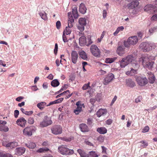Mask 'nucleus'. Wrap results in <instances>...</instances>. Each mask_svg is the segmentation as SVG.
Instances as JSON below:
<instances>
[{
  "instance_id": "obj_5",
  "label": "nucleus",
  "mask_w": 157,
  "mask_h": 157,
  "mask_svg": "<svg viewBox=\"0 0 157 157\" xmlns=\"http://www.w3.org/2000/svg\"><path fill=\"white\" fill-rule=\"evenodd\" d=\"M52 121L50 118L47 116H45L43 121L40 123V126L44 127L48 126L52 123Z\"/></svg>"
},
{
  "instance_id": "obj_57",
  "label": "nucleus",
  "mask_w": 157,
  "mask_h": 157,
  "mask_svg": "<svg viewBox=\"0 0 157 157\" xmlns=\"http://www.w3.org/2000/svg\"><path fill=\"white\" fill-rule=\"evenodd\" d=\"M141 99V97L140 96H138L136 99L135 102L136 103H138L140 102Z\"/></svg>"
},
{
  "instance_id": "obj_42",
  "label": "nucleus",
  "mask_w": 157,
  "mask_h": 157,
  "mask_svg": "<svg viewBox=\"0 0 157 157\" xmlns=\"http://www.w3.org/2000/svg\"><path fill=\"white\" fill-rule=\"evenodd\" d=\"M116 59L117 57H116L111 58H107L105 59V62L107 63H111L114 62Z\"/></svg>"
},
{
  "instance_id": "obj_29",
  "label": "nucleus",
  "mask_w": 157,
  "mask_h": 157,
  "mask_svg": "<svg viewBox=\"0 0 157 157\" xmlns=\"http://www.w3.org/2000/svg\"><path fill=\"white\" fill-rule=\"evenodd\" d=\"M125 58L126 59V60L128 64L131 62L132 63L134 62V61H136L134 60V57L131 55H128Z\"/></svg>"
},
{
  "instance_id": "obj_23",
  "label": "nucleus",
  "mask_w": 157,
  "mask_h": 157,
  "mask_svg": "<svg viewBox=\"0 0 157 157\" xmlns=\"http://www.w3.org/2000/svg\"><path fill=\"white\" fill-rule=\"evenodd\" d=\"M149 82L151 83H154L155 80V77L154 75L151 72L147 73Z\"/></svg>"
},
{
  "instance_id": "obj_48",
  "label": "nucleus",
  "mask_w": 157,
  "mask_h": 157,
  "mask_svg": "<svg viewBox=\"0 0 157 157\" xmlns=\"http://www.w3.org/2000/svg\"><path fill=\"white\" fill-rule=\"evenodd\" d=\"M68 86L67 84L64 85L62 87L61 89L57 92L58 93H59L61 92L62 91L66 90L67 87Z\"/></svg>"
},
{
  "instance_id": "obj_36",
  "label": "nucleus",
  "mask_w": 157,
  "mask_h": 157,
  "mask_svg": "<svg viewBox=\"0 0 157 157\" xmlns=\"http://www.w3.org/2000/svg\"><path fill=\"white\" fill-rule=\"evenodd\" d=\"M79 24L85 26L86 24V19L85 18H80L78 21Z\"/></svg>"
},
{
  "instance_id": "obj_20",
  "label": "nucleus",
  "mask_w": 157,
  "mask_h": 157,
  "mask_svg": "<svg viewBox=\"0 0 157 157\" xmlns=\"http://www.w3.org/2000/svg\"><path fill=\"white\" fill-rule=\"evenodd\" d=\"M79 44L81 46H83L86 44V40L85 36H82L79 39Z\"/></svg>"
},
{
  "instance_id": "obj_52",
  "label": "nucleus",
  "mask_w": 157,
  "mask_h": 157,
  "mask_svg": "<svg viewBox=\"0 0 157 157\" xmlns=\"http://www.w3.org/2000/svg\"><path fill=\"white\" fill-rule=\"evenodd\" d=\"M19 111L17 110H16L14 111V117L16 118H17L18 117V115H19Z\"/></svg>"
},
{
  "instance_id": "obj_50",
  "label": "nucleus",
  "mask_w": 157,
  "mask_h": 157,
  "mask_svg": "<svg viewBox=\"0 0 157 157\" xmlns=\"http://www.w3.org/2000/svg\"><path fill=\"white\" fill-rule=\"evenodd\" d=\"M28 122L30 124H33L34 123V119L32 117L29 118L28 120Z\"/></svg>"
},
{
  "instance_id": "obj_40",
  "label": "nucleus",
  "mask_w": 157,
  "mask_h": 157,
  "mask_svg": "<svg viewBox=\"0 0 157 157\" xmlns=\"http://www.w3.org/2000/svg\"><path fill=\"white\" fill-rule=\"evenodd\" d=\"M46 102H42L37 104V106L40 109L42 110L44 108V106L46 105Z\"/></svg>"
},
{
  "instance_id": "obj_11",
  "label": "nucleus",
  "mask_w": 157,
  "mask_h": 157,
  "mask_svg": "<svg viewBox=\"0 0 157 157\" xmlns=\"http://www.w3.org/2000/svg\"><path fill=\"white\" fill-rule=\"evenodd\" d=\"M114 78V75L112 73L108 74L104 80L103 83L105 85H108Z\"/></svg>"
},
{
  "instance_id": "obj_3",
  "label": "nucleus",
  "mask_w": 157,
  "mask_h": 157,
  "mask_svg": "<svg viewBox=\"0 0 157 157\" xmlns=\"http://www.w3.org/2000/svg\"><path fill=\"white\" fill-rule=\"evenodd\" d=\"M59 152L61 154L66 155L72 154L74 153L73 150L68 148L66 145H62L58 147Z\"/></svg>"
},
{
  "instance_id": "obj_1",
  "label": "nucleus",
  "mask_w": 157,
  "mask_h": 157,
  "mask_svg": "<svg viewBox=\"0 0 157 157\" xmlns=\"http://www.w3.org/2000/svg\"><path fill=\"white\" fill-rule=\"evenodd\" d=\"M138 62L139 64L142 63L144 67L149 69H151L154 64V62L150 61L147 56H142L139 59Z\"/></svg>"
},
{
  "instance_id": "obj_26",
  "label": "nucleus",
  "mask_w": 157,
  "mask_h": 157,
  "mask_svg": "<svg viewBox=\"0 0 157 157\" xmlns=\"http://www.w3.org/2000/svg\"><path fill=\"white\" fill-rule=\"evenodd\" d=\"M39 14L42 19L45 21L47 20L48 18L47 16V14L44 11H39Z\"/></svg>"
},
{
  "instance_id": "obj_34",
  "label": "nucleus",
  "mask_w": 157,
  "mask_h": 157,
  "mask_svg": "<svg viewBox=\"0 0 157 157\" xmlns=\"http://www.w3.org/2000/svg\"><path fill=\"white\" fill-rule=\"evenodd\" d=\"M0 157H13L10 153L0 151Z\"/></svg>"
},
{
  "instance_id": "obj_24",
  "label": "nucleus",
  "mask_w": 157,
  "mask_h": 157,
  "mask_svg": "<svg viewBox=\"0 0 157 157\" xmlns=\"http://www.w3.org/2000/svg\"><path fill=\"white\" fill-rule=\"evenodd\" d=\"M117 52L119 56H122L124 53V49L123 47L120 46L117 48Z\"/></svg>"
},
{
  "instance_id": "obj_21",
  "label": "nucleus",
  "mask_w": 157,
  "mask_h": 157,
  "mask_svg": "<svg viewBox=\"0 0 157 157\" xmlns=\"http://www.w3.org/2000/svg\"><path fill=\"white\" fill-rule=\"evenodd\" d=\"M139 2L136 0L135 1L132 2L128 5V7L130 9H133L137 7L139 4Z\"/></svg>"
},
{
  "instance_id": "obj_9",
  "label": "nucleus",
  "mask_w": 157,
  "mask_h": 157,
  "mask_svg": "<svg viewBox=\"0 0 157 157\" xmlns=\"http://www.w3.org/2000/svg\"><path fill=\"white\" fill-rule=\"evenodd\" d=\"M35 128L33 126L26 127L23 130L24 135L28 136H31L33 132L35 131Z\"/></svg>"
},
{
  "instance_id": "obj_63",
  "label": "nucleus",
  "mask_w": 157,
  "mask_h": 157,
  "mask_svg": "<svg viewBox=\"0 0 157 157\" xmlns=\"http://www.w3.org/2000/svg\"><path fill=\"white\" fill-rule=\"evenodd\" d=\"M63 42L64 43L67 42V40L66 37V36L65 34L63 33Z\"/></svg>"
},
{
  "instance_id": "obj_19",
  "label": "nucleus",
  "mask_w": 157,
  "mask_h": 157,
  "mask_svg": "<svg viewBox=\"0 0 157 157\" xmlns=\"http://www.w3.org/2000/svg\"><path fill=\"white\" fill-rule=\"evenodd\" d=\"M73 27L72 23H68V27H66V29L64 30L63 33H65L67 35L70 34L71 32V29Z\"/></svg>"
},
{
  "instance_id": "obj_45",
  "label": "nucleus",
  "mask_w": 157,
  "mask_h": 157,
  "mask_svg": "<svg viewBox=\"0 0 157 157\" xmlns=\"http://www.w3.org/2000/svg\"><path fill=\"white\" fill-rule=\"evenodd\" d=\"M89 155L90 157H97L98 156L96 153L93 151H91L89 152Z\"/></svg>"
},
{
  "instance_id": "obj_49",
  "label": "nucleus",
  "mask_w": 157,
  "mask_h": 157,
  "mask_svg": "<svg viewBox=\"0 0 157 157\" xmlns=\"http://www.w3.org/2000/svg\"><path fill=\"white\" fill-rule=\"evenodd\" d=\"M156 31H157V26L151 28L149 29V32L150 33H153Z\"/></svg>"
},
{
  "instance_id": "obj_38",
  "label": "nucleus",
  "mask_w": 157,
  "mask_h": 157,
  "mask_svg": "<svg viewBox=\"0 0 157 157\" xmlns=\"http://www.w3.org/2000/svg\"><path fill=\"white\" fill-rule=\"evenodd\" d=\"M72 13L75 19H76L78 17V13L77 9L75 7L72 9Z\"/></svg>"
},
{
  "instance_id": "obj_22",
  "label": "nucleus",
  "mask_w": 157,
  "mask_h": 157,
  "mask_svg": "<svg viewBox=\"0 0 157 157\" xmlns=\"http://www.w3.org/2000/svg\"><path fill=\"white\" fill-rule=\"evenodd\" d=\"M86 8L83 3H81L79 6V11L82 14L85 13L86 12Z\"/></svg>"
},
{
  "instance_id": "obj_27",
  "label": "nucleus",
  "mask_w": 157,
  "mask_h": 157,
  "mask_svg": "<svg viewBox=\"0 0 157 157\" xmlns=\"http://www.w3.org/2000/svg\"><path fill=\"white\" fill-rule=\"evenodd\" d=\"M78 54L80 57L84 60H86L87 59V55L86 53L83 51H79Z\"/></svg>"
},
{
  "instance_id": "obj_46",
  "label": "nucleus",
  "mask_w": 157,
  "mask_h": 157,
  "mask_svg": "<svg viewBox=\"0 0 157 157\" xmlns=\"http://www.w3.org/2000/svg\"><path fill=\"white\" fill-rule=\"evenodd\" d=\"M84 25L79 24L77 25V28L80 31H83L84 30Z\"/></svg>"
},
{
  "instance_id": "obj_55",
  "label": "nucleus",
  "mask_w": 157,
  "mask_h": 157,
  "mask_svg": "<svg viewBox=\"0 0 157 157\" xmlns=\"http://www.w3.org/2000/svg\"><path fill=\"white\" fill-rule=\"evenodd\" d=\"M56 25L57 28L59 29L60 28L61 26L60 22L59 21H57L56 23Z\"/></svg>"
},
{
  "instance_id": "obj_35",
  "label": "nucleus",
  "mask_w": 157,
  "mask_h": 157,
  "mask_svg": "<svg viewBox=\"0 0 157 157\" xmlns=\"http://www.w3.org/2000/svg\"><path fill=\"white\" fill-rule=\"evenodd\" d=\"M50 151L49 148L47 147L40 148L37 150L36 152L38 153H44Z\"/></svg>"
},
{
  "instance_id": "obj_10",
  "label": "nucleus",
  "mask_w": 157,
  "mask_h": 157,
  "mask_svg": "<svg viewBox=\"0 0 157 157\" xmlns=\"http://www.w3.org/2000/svg\"><path fill=\"white\" fill-rule=\"evenodd\" d=\"M52 132L55 135L61 134L62 132V128L60 126L57 125L54 126L52 128Z\"/></svg>"
},
{
  "instance_id": "obj_51",
  "label": "nucleus",
  "mask_w": 157,
  "mask_h": 157,
  "mask_svg": "<svg viewBox=\"0 0 157 157\" xmlns=\"http://www.w3.org/2000/svg\"><path fill=\"white\" fill-rule=\"evenodd\" d=\"M149 129V128L148 126H146L143 129L142 132L144 133L147 132Z\"/></svg>"
},
{
  "instance_id": "obj_32",
  "label": "nucleus",
  "mask_w": 157,
  "mask_h": 157,
  "mask_svg": "<svg viewBox=\"0 0 157 157\" xmlns=\"http://www.w3.org/2000/svg\"><path fill=\"white\" fill-rule=\"evenodd\" d=\"M126 85L130 87H133L134 86L135 83L131 79H128L126 81Z\"/></svg>"
},
{
  "instance_id": "obj_56",
  "label": "nucleus",
  "mask_w": 157,
  "mask_h": 157,
  "mask_svg": "<svg viewBox=\"0 0 157 157\" xmlns=\"http://www.w3.org/2000/svg\"><path fill=\"white\" fill-rule=\"evenodd\" d=\"M151 20L155 21H157V14L153 15L151 17Z\"/></svg>"
},
{
  "instance_id": "obj_53",
  "label": "nucleus",
  "mask_w": 157,
  "mask_h": 157,
  "mask_svg": "<svg viewBox=\"0 0 157 157\" xmlns=\"http://www.w3.org/2000/svg\"><path fill=\"white\" fill-rule=\"evenodd\" d=\"M124 45L125 47L128 48L131 45L128 41V39L127 41H124Z\"/></svg>"
},
{
  "instance_id": "obj_43",
  "label": "nucleus",
  "mask_w": 157,
  "mask_h": 157,
  "mask_svg": "<svg viewBox=\"0 0 157 157\" xmlns=\"http://www.w3.org/2000/svg\"><path fill=\"white\" fill-rule=\"evenodd\" d=\"M0 131L4 132H6L9 130V128L5 125H3L2 127V128H0Z\"/></svg>"
},
{
  "instance_id": "obj_41",
  "label": "nucleus",
  "mask_w": 157,
  "mask_h": 157,
  "mask_svg": "<svg viewBox=\"0 0 157 157\" xmlns=\"http://www.w3.org/2000/svg\"><path fill=\"white\" fill-rule=\"evenodd\" d=\"M124 29V27L123 26H121L117 28L116 31L113 33L114 36H116L120 31H122Z\"/></svg>"
},
{
  "instance_id": "obj_33",
  "label": "nucleus",
  "mask_w": 157,
  "mask_h": 157,
  "mask_svg": "<svg viewBox=\"0 0 157 157\" xmlns=\"http://www.w3.org/2000/svg\"><path fill=\"white\" fill-rule=\"evenodd\" d=\"M25 145L28 147L30 149H33L36 146L35 143L31 142H29L28 143L25 144Z\"/></svg>"
},
{
  "instance_id": "obj_62",
  "label": "nucleus",
  "mask_w": 157,
  "mask_h": 157,
  "mask_svg": "<svg viewBox=\"0 0 157 157\" xmlns=\"http://www.w3.org/2000/svg\"><path fill=\"white\" fill-rule=\"evenodd\" d=\"M101 66L102 67V68H109V67L108 65L104 64L101 63Z\"/></svg>"
},
{
  "instance_id": "obj_15",
  "label": "nucleus",
  "mask_w": 157,
  "mask_h": 157,
  "mask_svg": "<svg viewBox=\"0 0 157 157\" xmlns=\"http://www.w3.org/2000/svg\"><path fill=\"white\" fill-rule=\"evenodd\" d=\"M3 145L9 149H12L16 147L18 145V143L16 142H13L7 144H3Z\"/></svg>"
},
{
  "instance_id": "obj_6",
  "label": "nucleus",
  "mask_w": 157,
  "mask_h": 157,
  "mask_svg": "<svg viewBox=\"0 0 157 157\" xmlns=\"http://www.w3.org/2000/svg\"><path fill=\"white\" fill-rule=\"evenodd\" d=\"M136 79L138 84L140 86H144L148 83L147 80L144 76L137 77Z\"/></svg>"
},
{
  "instance_id": "obj_61",
  "label": "nucleus",
  "mask_w": 157,
  "mask_h": 157,
  "mask_svg": "<svg viewBox=\"0 0 157 157\" xmlns=\"http://www.w3.org/2000/svg\"><path fill=\"white\" fill-rule=\"evenodd\" d=\"M25 114L28 116H30L33 113V111H26L25 112Z\"/></svg>"
},
{
  "instance_id": "obj_39",
  "label": "nucleus",
  "mask_w": 157,
  "mask_h": 157,
  "mask_svg": "<svg viewBox=\"0 0 157 157\" xmlns=\"http://www.w3.org/2000/svg\"><path fill=\"white\" fill-rule=\"evenodd\" d=\"M68 23H73L74 21V19L72 16V14L71 12L68 13Z\"/></svg>"
},
{
  "instance_id": "obj_59",
  "label": "nucleus",
  "mask_w": 157,
  "mask_h": 157,
  "mask_svg": "<svg viewBox=\"0 0 157 157\" xmlns=\"http://www.w3.org/2000/svg\"><path fill=\"white\" fill-rule=\"evenodd\" d=\"M99 73L100 75H104L106 73V71H104L103 70H102V69H101L99 71Z\"/></svg>"
},
{
  "instance_id": "obj_47",
  "label": "nucleus",
  "mask_w": 157,
  "mask_h": 157,
  "mask_svg": "<svg viewBox=\"0 0 157 157\" xmlns=\"http://www.w3.org/2000/svg\"><path fill=\"white\" fill-rule=\"evenodd\" d=\"M90 82H89L87 84H84L82 87V89L83 90H86L88 88H90Z\"/></svg>"
},
{
  "instance_id": "obj_30",
  "label": "nucleus",
  "mask_w": 157,
  "mask_h": 157,
  "mask_svg": "<svg viewBox=\"0 0 157 157\" xmlns=\"http://www.w3.org/2000/svg\"><path fill=\"white\" fill-rule=\"evenodd\" d=\"M81 130L82 132H87L88 131L87 126L85 124H82L79 125Z\"/></svg>"
},
{
  "instance_id": "obj_18",
  "label": "nucleus",
  "mask_w": 157,
  "mask_h": 157,
  "mask_svg": "<svg viewBox=\"0 0 157 157\" xmlns=\"http://www.w3.org/2000/svg\"><path fill=\"white\" fill-rule=\"evenodd\" d=\"M25 151V148L22 147L17 148L15 150V154L18 155H22L24 153Z\"/></svg>"
},
{
  "instance_id": "obj_12",
  "label": "nucleus",
  "mask_w": 157,
  "mask_h": 157,
  "mask_svg": "<svg viewBox=\"0 0 157 157\" xmlns=\"http://www.w3.org/2000/svg\"><path fill=\"white\" fill-rule=\"evenodd\" d=\"M76 105L77 107L74 111V113L76 115H78L82 110V107L84 106L83 104L80 103V101H78L76 103Z\"/></svg>"
},
{
  "instance_id": "obj_4",
  "label": "nucleus",
  "mask_w": 157,
  "mask_h": 157,
  "mask_svg": "<svg viewBox=\"0 0 157 157\" xmlns=\"http://www.w3.org/2000/svg\"><path fill=\"white\" fill-rule=\"evenodd\" d=\"M131 65L135 69H134L132 68H130V70H128L126 72V74L127 75L132 76L137 73V70L139 67V63L136 61H134L131 63Z\"/></svg>"
},
{
  "instance_id": "obj_28",
  "label": "nucleus",
  "mask_w": 157,
  "mask_h": 157,
  "mask_svg": "<svg viewBox=\"0 0 157 157\" xmlns=\"http://www.w3.org/2000/svg\"><path fill=\"white\" fill-rule=\"evenodd\" d=\"M120 62V66L122 68L124 67L129 64L125 58H123Z\"/></svg>"
},
{
  "instance_id": "obj_8",
  "label": "nucleus",
  "mask_w": 157,
  "mask_h": 157,
  "mask_svg": "<svg viewBox=\"0 0 157 157\" xmlns=\"http://www.w3.org/2000/svg\"><path fill=\"white\" fill-rule=\"evenodd\" d=\"M144 10L148 13H153L157 12V8L152 5H147L144 7Z\"/></svg>"
},
{
  "instance_id": "obj_44",
  "label": "nucleus",
  "mask_w": 157,
  "mask_h": 157,
  "mask_svg": "<svg viewBox=\"0 0 157 157\" xmlns=\"http://www.w3.org/2000/svg\"><path fill=\"white\" fill-rule=\"evenodd\" d=\"M140 143L141 144L140 145V147H141L143 148L146 147L148 146V145L147 142L146 141H145L144 140L141 141Z\"/></svg>"
},
{
  "instance_id": "obj_25",
  "label": "nucleus",
  "mask_w": 157,
  "mask_h": 157,
  "mask_svg": "<svg viewBox=\"0 0 157 157\" xmlns=\"http://www.w3.org/2000/svg\"><path fill=\"white\" fill-rule=\"evenodd\" d=\"M77 151L81 157H90L89 154L86 153L81 149H78Z\"/></svg>"
},
{
  "instance_id": "obj_60",
  "label": "nucleus",
  "mask_w": 157,
  "mask_h": 157,
  "mask_svg": "<svg viewBox=\"0 0 157 157\" xmlns=\"http://www.w3.org/2000/svg\"><path fill=\"white\" fill-rule=\"evenodd\" d=\"M117 98V97L116 96H115L113 99H112L111 103L110 104L111 105H112L116 101Z\"/></svg>"
},
{
  "instance_id": "obj_13",
  "label": "nucleus",
  "mask_w": 157,
  "mask_h": 157,
  "mask_svg": "<svg viewBox=\"0 0 157 157\" xmlns=\"http://www.w3.org/2000/svg\"><path fill=\"white\" fill-rule=\"evenodd\" d=\"M78 54L77 52L75 51H72L71 53V59L72 62L75 64L77 61L78 58Z\"/></svg>"
},
{
  "instance_id": "obj_16",
  "label": "nucleus",
  "mask_w": 157,
  "mask_h": 157,
  "mask_svg": "<svg viewBox=\"0 0 157 157\" xmlns=\"http://www.w3.org/2000/svg\"><path fill=\"white\" fill-rule=\"evenodd\" d=\"M26 121L24 117H21L17 120L16 123L17 124L22 127H24L25 126L26 123Z\"/></svg>"
},
{
  "instance_id": "obj_14",
  "label": "nucleus",
  "mask_w": 157,
  "mask_h": 157,
  "mask_svg": "<svg viewBox=\"0 0 157 157\" xmlns=\"http://www.w3.org/2000/svg\"><path fill=\"white\" fill-rule=\"evenodd\" d=\"M128 41L131 45L136 44L138 42L137 36H135L129 37L128 39Z\"/></svg>"
},
{
  "instance_id": "obj_7",
  "label": "nucleus",
  "mask_w": 157,
  "mask_h": 157,
  "mask_svg": "<svg viewBox=\"0 0 157 157\" xmlns=\"http://www.w3.org/2000/svg\"><path fill=\"white\" fill-rule=\"evenodd\" d=\"M90 50L92 55L97 57H99L100 55V52L97 47L94 44L92 45L90 47Z\"/></svg>"
},
{
  "instance_id": "obj_2",
  "label": "nucleus",
  "mask_w": 157,
  "mask_h": 157,
  "mask_svg": "<svg viewBox=\"0 0 157 157\" xmlns=\"http://www.w3.org/2000/svg\"><path fill=\"white\" fill-rule=\"evenodd\" d=\"M139 47L144 51H148L157 47V44L153 42H144L142 43L140 45Z\"/></svg>"
},
{
  "instance_id": "obj_58",
  "label": "nucleus",
  "mask_w": 157,
  "mask_h": 157,
  "mask_svg": "<svg viewBox=\"0 0 157 157\" xmlns=\"http://www.w3.org/2000/svg\"><path fill=\"white\" fill-rule=\"evenodd\" d=\"M58 49V46L57 44H55V49L54 50V52L55 54L56 55L57 53Z\"/></svg>"
},
{
  "instance_id": "obj_54",
  "label": "nucleus",
  "mask_w": 157,
  "mask_h": 157,
  "mask_svg": "<svg viewBox=\"0 0 157 157\" xmlns=\"http://www.w3.org/2000/svg\"><path fill=\"white\" fill-rule=\"evenodd\" d=\"M7 124V122L6 121H2L0 120V128H2L3 125H5ZM1 128H0V129Z\"/></svg>"
},
{
  "instance_id": "obj_64",
  "label": "nucleus",
  "mask_w": 157,
  "mask_h": 157,
  "mask_svg": "<svg viewBox=\"0 0 157 157\" xmlns=\"http://www.w3.org/2000/svg\"><path fill=\"white\" fill-rule=\"evenodd\" d=\"M92 123V119L89 118L87 119V124L89 125H91Z\"/></svg>"
},
{
  "instance_id": "obj_37",
  "label": "nucleus",
  "mask_w": 157,
  "mask_h": 157,
  "mask_svg": "<svg viewBox=\"0 0 157 157\" xmlns=\"http://www.w3.org/2000/svg\"><path fill=\"white\" fill-rule=\"evenodd\" d=\"M59 84V82L57 79L53 80L51 82V85L54 87H57Z\"/></svg>"
},
{
  "instance_id": "obj_31",
  "label": "nucleus",
  "mask_w": 157,
  "mask_h": 157,
  "mask_svg": "<svg viewBox=\"0 0 157 157\" xmlns=\"http://www.w3.org/2000/svg\"><path fill=\"white\" fill-rule=\"evenodd\" d=\"M97 130L101 134H104L106 133L107 131V129L104 127L98 128Z\"/></svg>"
},
{
  "instance_id": "obj_17",
  "label": "nucleus",
  "mask_w": 157,
  "mask_h": 157,
  "mask_svg": "<svg viewBox=\"0 0 157 157\" xmlns=\"http://www.w3.org/2000/svg\"><path fill=\"white\" fill-rule=\"evenodd\" d=\"M107 112V110L106 109H100L97 112L96 115L98 117H99L101 116L105 115Z\"/></svg>"
}]
</instances>
